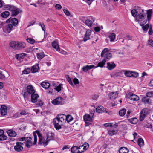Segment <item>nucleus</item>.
Listing matches in <instances>:
<instances>
[{
	"mask_svg": "<svg viewBox=\"0 0 153 153\" xmlns=\"http://www.w3.org/2000/svg\"><path fill=\"white\" fill-rule=\"evenodd\" d=\"M137 10H139L137 16L135 18L136 21H137L140 23V22L146 20V13L144 10L141 9L140 7H137Z\"/></svg>",
	"mask_w": 153,
	"mask_h": 153,
	"instance_id": "f257e3e1",
	"label": "nucleus"
},
{
	"mask_svg": "<svg viewBox=\"0 0 153 153\" xmlns=\"http://www.w3.org/2000/svg\"><path fill=\"white\" fill-rule=\"evenodd\" d=\"M33 134L34 137V141L33 142V145H35L36 144L37 141V134L38 135L39 138V140L38 143L39 145H42L43 144L44 146V143L46 142L42 141L43 137L42 134L40 133V132L39 131L36 130L33 132Z\"/></svg>",
	"mask_w": 153,
	"mask_h": 153,
	"instance_id": "f03ea898",
	"label": "nucleus"
},
{
	"mask_svg": "<svg viewBox=\"0 0 153 153\" xmlns=\"http://www.w3.org/2000/svg\"><path fill=\"white\" fill-rule=\"evenodd\" d=\"M108 49L105 48L103 50L101 53V56L102 57H104V59H105L106 61L107 60H109L112 56L111 53L108 52Z\"/></svg>",
	"mask_w": 153,
	"mask_h": 153,
	"instance_id": "7ed1b4c3",
	"label": "nucleus"
},
{
	"mask_svg": "<svg viewBox=\"0 0 153 153\" xmlns=\"http://www.w3.org/2000/svg\"><path fill=\"white\" fill-rule=\"evenodd\" d=\"M53 123L54 127L56 130H59L61 128V126L63 124V123L56 117L53 119Z\"/></svg>",
	"mask_w": 153,
	"mask_h": 153,
	"instance_id": "20e7f679",
	"label": "nucleus"
},
{
	"mask_svg": "<svg viewBox=\"0 0 153 153\" xmlns=\"http://www.w3.org/2000/svg\"><path fill=\"white\" fill-rule=\"evenodd\" d=\"M55 134L54 133L51 132L50 134H47L46 135V141L45 143L44 146H46L48 144V142L50 140H53L54 138Z\"/></svg>",
	"mask_w": 153,
	"mask_h": 153,
	"instance_id": "39448f33",
	"label": "nucleus"
},
{
	"mask_svg": "<svg viewBox=\"0 0 153 153\" xmlns=\"http://www.w3.org/2000/svg\"><path fill=\"white\" fill-rule=\"evenodd\" d=\"M147 15V19L143 22V23L146 24L147 21L149 22L151 19L152 18V16L153 13V10L152 9H150L148 10H146Z\"/></svg>",
	"mask_w": 153,
	"mask_h": 153,
	"instance_id": "423d86ee",
	"label": "nucleus"
},
{
	"mask_svg": "<svg viewBox=\"0 0 153 153\" xmlns=\"http://www.w3.org/2000/svg\"><path fill=\"white\" fill-rule=\"evenodd\" d=\"M83 146H80L78 147L76 146H73L71 149V152L72 153H81L83 152L84 150H79L78 149H80V147H82Z\"/></svg>",
	"mask_w": 153,
	"mask_h": 153,
	"instance_id": "0eeeda50",
	"label": "nucleus"
},
{
	"mask_svg": "<svg viewBox=\"0 0 153 153\" xmlns=\"http://www.w3.org/2000/svg\"><path fill=\"white\" fill-rule=\"evenodd\" d=\"M24 145L23 143L17 142L16 143V145L14 147V149L15 151L18 152L22 151L23 148L22 146Z\"/></svg>",
	"mask_w": 153,
	"mask_h": 153,
	"instance_id": "6e6552de",
	"label": "nucleus"
},
{
	"mask_svg": "<svg viewBox=\"0 0 153 153\" xmlns=\"http://www.w3.org/2000/svg\"><path fill=\"white\" fill-rule=\"evenodd\" d=\"M7 23H11L13 26H16L18 24V21L16 18H10L8 19L7 20Z\"/></svg>",
	"mask_w": 153,
	"mask_h": 153,
	"instance_id": "1a4fd4ad",
	"label": "nucleus"
},
{
	"mask_svg": "<svg viewBox=\"0 0 153 153\" xmlns=\"http://www.w3.org/2000/svg\"><path fill=\"white\" fill-rule=\"evenodd\" d=\"M128 98L130 100L133 101H138L139 99V97L132 93H129Z\"/></svg>",
	"mask_w": 153,
	"mask_h": 153,
	"instance_id": "9d476101",
	"label": "nucleus"
},
{
	"mask_svg": "<svg viewBox=\"0 0 153 153\" xmlns=\"http://www.w3.org/2000/svg\"><path fill=\"white\" fill-rule=\"evenodd\" d=\"M13 26L12 24L10 23L4 27L3 31L5 32H7L8 33H10L13 30Z\"/></svg>",
	"mask_w": 153,
	"mask_h": 153,
	"instance_id": "9b49d317",
	"label": "nucleus"
},
{
	"mask_svg": "<svg viewBox=\"0 0 153 153\" xmlns=\"http://www.w3.org/2000/svg\"><path fill=\"white\" fill-rule=\"evenodd\" d=\"M4 7L6 9V10H8L12 12V13L13 12L14 10H16V9H17V8L13 5H4Z\"/></svg>",
	"mask_w": 153,
	"mask_h": 153,
	"instance_id": "f8f14e48",
	"label": "nucleus"
},
{
	"mask_svg": "<svg viewBox=\"0 0 153 153\" xmlns=\"http://www.w3.org/2000/svg\"><path fill=\"white\" fill-rule=\"evenodd\" d=\"M26 91L29 94V95L35 93V90L32 85H29L26 87Z\"/></svg>",
	"mask_w": 153,
	"mask_h": 153,
	"instance_id": "ddd939ff",
	"label": "nucleus"
},
{
	"mask_svg": "<svg viewBox=\"0 0 153 153\" xmlns=\"http://www.w3.org/2000/svg\"><path fill=\"white\" fill-rule=\"evenodd\" d=\"M0 113L3 116H5L7 114V107L5 105H2L1 107Z\"/></svg>",
	"mask_w": 153,
	"mask_h": 153,
	"instance_id": "4468645a",
	"label": "nucleus"
},
{
	"mask_svg": "<svg viewBox=\"0 0 153 153\" xmlns=\"http://www.w3.org/2000/svg\"><path fill=\"white\" fill-rule=\"evenodd\" d=\"M62 99L61 97H57L53 100L52 103L54 105L61 104L62 102Z\"/></svg>",
	"mask_w": 153,
	"mask_h": 153,
	"instance_id": "2eb2a0df",
	"label": "nucleus"
},
{
	"mask_svg": "<svg viewBox=\"0 0 153 153\" xmlns=\"http://www.w3.org/2000/svg\"><path fill=\"white\" fill-rule=\"evenodd\" d=\"M38 95L36 94L33 93L31 95V101L33 103H35L37 102V99L39 97Z\"/></svg>",
	"mask_w": 153,
	"mask_h": 153,
	"instance_id": "dca6fc26",
	"label": "nucleus"
},
{
	"mask_svg": "<svg viewBox=\"0 0 153 153\" xmlns=\"http://www.w3.org/2000/svg\"><path fill=\"white\" fill-rule=\"evenodd\" d=\"M52 47L55 49L57 51H60V48L59 46L58 42L56 41H54L52 42Z\"/></svg>",
	"mask_w": 153,
	"mask_h": 153,
	"instance_id": "f3484780",
	"label": "nucleus"
},
{
	"mask_svg": "<svg viewBox=\"0 0 153 153\" xmlns=\"http://www.w3.org/2000/svg\"><path fill=\"white\" fill-rule=\"evenodd\" d=\"M84 120L85 121L92 122L93 120V117L90 115L86 114L83 116Z\"/></svg>",
	"mask_w": 153,
	"mask_h": 153,
	"instance_id": "a211bd4d",
	"label": "nucleus"
},
{
	"mask_svg": "<svg viewBox=\"0 0 153 153\" xmlns=\"http://www.w3.org/2000/svg\"><path fill=\"white\" fill-rule=\"evenodd\" d=\"M95 66L93 65H87L85 66H84L82 68L83 71L84 72H86L89 70L91 69L94 68Z\"/></svg>",
	"mask_w": 153,
	"mask_h": 153,
	"instance_id": "6ab92c4d",
	"label": "nucleus"
},
{
	"mask_svg": "<svg viewBox=\"0 0 153 153\" xmlns=\"http://www.w3.org/2000/svg\"><path fill=\"white\" fill-rule=\"evenodd\" d=\"M140 25L142 27L143 30L144 31H147L149 27V28L150 25L149 24H147L145 25H144V23L143 22H140Z\"/></svg>",
	"mask_w": 153,
	"mask_h": 153,
	"instance_id": "aec40b11",
	"label": "nucleus"
},
{
	"mask_svg": "<svg viewBox=\"0 0 153 153\" xmlns=\"http://www.w3.org/2000/svg\"><path fill=\"white\" fill-rule=\"evenodd\" d=\"M4 131L2 130H0V141H4L7 139V137L3 134Z\"/></svg>",
	"mask_w": 153,
	"mask_h": 153,
	"instance_id": "412c9836",
	"label": "nucleus"
},
{
	"mask_svg": "<svg viewBox=\"0 0 153 153\" xmlns=\"http://www.w3.org/2000/svg\"><path fill=\"white\" fill-rule=\"evenodd\" d=\"M118 93L117 92H112L110 93L108 96L109 98L111 99H115L118 97Z\"/></svg>",
	"mask_w": 153,
	"mask_h": 153,
	"instance_id": "4be33fe9",
	"label": "nucleus"
},
{
	"mask_svg": "<svg viewBox=\"0 0 153 153\" xmlns=\"http://www.w3.org/2000/svg\"><path fill=\"white\" fill-rule=\"evenodd\" d=\"M107 68L109 70H111L113 69L116 66V65L114 62L110 63L108 62L107 63Z\"/></svg>",
	"mask_w": 153,
	"mask_h": 153,
	"instance_id": "5701e85b",
	"label": "nucleus"
},
{
	"mask_svg": "<svg viewBox=\"0 0 153 153\" xmlns=\"http://www.w3.org/2000/svg\"><path fill=\"white\" fill-rule=\"evenodd\" d=\"M9 136L10 137H15L16 135V134L14 131L11 129H10L7 131Z\"/></svg>",
	"mask_w": 153,
	"mask_h": 153,
	"instance_id": "b1692460",
	"label": "nucleus"
},
{
	"mask_svg": "<svg viewBox=\"0 0 153 153\" xmlns=\"http://www.w3.org/2000/svg\"><path fill=\"white\" fill-rule=\"evenodd\" d=\"M39 68L38 64H36L35 65L32 66L31 69V72L33 73H35L38 72Z\"/></svg>",
	"mask_w": 153,
	"mask_h": 153,
	"instance_id": "393cba45",
	"label": "nucleus"
},
{
	"mask_svg": "<svg viewBox=\"0 0 153 153\" xmlns=\"http://www.w3.org/2000/svg\"><path fill=\"white\" fill-rule=\"evenodd\" d=\"M17 49L24 48L26 46L25 44L22 42H17Z\"/></svg>",
	"mask_w": 153,
	"mask_h": 153,
	"instance_id": "a878e982",
	"label": "nucleus"
},
{
	"mask_svg": "<svg viewBox=\"0 0 153 153\" xmlns=\"http://www.w3.org/2000/svg\"><path fill=\"white\" fill-rule=\"evenodd\" d=\"M119 153H128L129 150L127 148L123 147L119 149Z\"/></svg>",
	"mask_w": 153,
	"mask_h": 153,
	"instance_id": "bb28decb",
	"label": "nucleus"
},
{
	"mask_svg": "<svg viewBox=\"0 0 153 153\" xmlns=\"http://www.w3.org/2000/svg\"><path fill=\"white\" fill-rule=\"evenodd\" d=\"M26 55V54L23 53L16 54L15 56L16 58L18 60L23 59Z\"/></svg>",
	"mask_w": 153,
	"mask_h": 153,
	"instance_id": "cd10ccee",
	"label": "nucleus"
},
{
	"mask_svg": "<svg viewBox=\"0 0 153 153\" xmlns=\"http://www.w3.org/2000/svg\"><path fill=\"white\" fill-rule=\"evenodd\" d=\"M105 109L102 106H99L96 109V112L98 113H101L105 111Z\"/></svg>",
	"mask_w": 153,
	"mask_h": 153,
	"instance_id": "c85d7f7f",
	"label": "nucleus"
},
{
	"mask_svg": "<svg viewBox=\"0 0 153 153\" xmlns=\"http://www.w3.org/2000/svg\"><path fill=\"white\" fill-rule=\"evenodd\" d=\"M22 10L20 9L17 8L16 9V10H14L11 13V16H15L17 15L19 12L22 13Z\"/></svg>",
	"mask_w": 153,
	"mask_h": 153,
	"instance_id": "c756f323",
	"label": "nucleus"
},
{
	"mask_svg": "<svg viewBox=\"0 0 153 153\" xmlns=\"http://www.w3.org/2000/svg\"><path fill=\"white\" fill-rule=\"evenodd\" d=\"M56 117L63 123L65 121V119L66 115L63 114H59Z\"/></svg>",
	"mask_w": 153,
	"mask_h": 153,
	"instance_id": "7c9ffc66",
	"label": "nucleus"
},
{
	"mask_svg": "<svg viewBox=\"0 0 153 153\" xmlns=\"http://www.w3.org/2000/svg\"><path fill=\"white\" fill-rule=\"evenodd\" d=\"M41 86L45 89L48 88L50 86V84L47 82H43L40 84Z\"/></svg>",
	"mask_w": 153,
	"mask_h": 153,
	"instance_id": "2f4dec72",
	"label": "nucleus"
},
{
	"mask_svg": "<svg viewBox=\"0 0 153 153\" xmlns=\"http://www.w3.org/2000/svg\"><path fill=\"white\" fill-rule=\"evenodd\" d=\"M142 100L145 103L150 104L151 103V100L149 98L145 97L142 98Z\"/></svg>",
	"mask_w": 153,
	"mask_h": 153,
	"instance_id": "473e14b6",
	"label": "nucleus"
},
{
	"mask_svg": "<svg viewBox=\"0 0 153 153\" xmlns=\"http://www.w3.org/2000/svg\"><path fill=\"white\" fill-rule=\"evenodd\" d=\"M17 42L12 41L10 43V47L15 49H17Z\"/></svg>",
	"mask_w": 153,
	"mask_h": 153,
	"instance_id": "72a5a7b5",
	"label": "nucleus"
},
{
	"mask_svg": "<svg viewBox=\"0 0 153 153\" xmlns=\"http://www.w3.org/2000/svg\"><path fill=\"white\" fill-rule=\"evenodd\" d=\"M128 120L131 124H136L138 121V119L136 117L128 119Z\"/></svg>",
	"mask_w": 153,
	"mask_h": 153,
	"instance_id": "f704fd0d",
	"label": "nucleus"
},
{
	"mask_svg": "<svg viewBox=\"0 0 153 153\" xmlns=\"http://www.w3.org/2000/svg\"><path fill=\"white\" fill-rule=\"evenodd\" d=\"M108 37L111 42H114L116 37V35L114 33H111L109 35Z\"/></svg>",
	"mask_w": 153,
	"mask_h": 153,
	"instance_id": "c9c22d12",
	"label": "nucleus"
},
{
	"mask_svg": "<svg viewBox=\"0 0 153 153\" xmlns=\"http://www.w3.org/2000/svg\"><path fill=\"white\" fill-rule=\"evenodd\" d=\"M106 62V60L105 59H103L101 62H99L97 66L94 67L95 68H97L98 67H100L101 68H102L103 67L104 65L105 64Z\"/></svg>",
	"mask_w": 153,
	"mask_h": 153,
	"instance_id": "e433bc0d",
	"label": "nucleus"
},
{
	"mask_svg": "<svg viewBox=\"0 0 153 153\" xmlns=\"http://www.w3.org/2000/svg\"><path fill=\"white\" fill-rule=\"evenodd\" d=\"M85 24L89 27H91L93 24V22L89 19L86 20L85 22H83Z\"/></svg>",
	"mask_w": 153,
	"mask_h": 153,
	"instance_id": "4c0bfd02",
	"label": "nucleus"
},
{
	"mask_svg": "<svg viewBox=\"0 0 153 153\" xmlns=\"http://www.w3.org/2000/svg\"><path fill=\"white\" fill-rule=\"evenodd\" d=\"M131 13L133 16L136 17L138 14V11H137L136 9H133L131 10Z\"/></svg>",
	"mask_w": 153,
	"mask_h": 153,
	"instance_id": "58836bf2",
	"label": "nucleus"
},
{
	"mask_svg": "<svg viewBox=\"0 0 153 153\" xmlns=\"http://www.w3.org/2000/svg\"><path fill=\"white\" fill-rule=\"evenodd\" d=\"M10 15V13L8 11H5L2 13L1 14V16L4 18H6Z\"/></svg>",
	"mask_w": 153,
	"mask_h": 153,
	"instance_id": "ea45409f",
	"label": "nucleus"
},
{
	"mask_svg": "<svg viewBox=\"0 0 153 153\" xmlns=\"http://www.w3.org/2000/svg\"><path fill=\"white\" fill-rule=\"evenodd\" d=\"M137 143L138 145L140 147L143 146L144 145L143 140L141 138H139L138 139Z\"/></svg>",
	"mask_w": 153,
	"mask_h": 153,
	"instance_id": "a19ab883",
	"label": "nucleus"
},
{
	"mask_svg": "<svg viewBox=\"0 0 153 153\" xmlns=\"http://www.w3.org/2000/svg\"><path fill=\"white\" fill-rule=\"evenodd\" d=\"M73 118L72 116L70 115H66L65 120L67 121L69 123L73 120Z\"/></svg>",
	"mask_w": 153,
	"mask_h": 153,
	"instance_id": "79ce46f5",
	"label": "nucleus"
},
{
	"mask_svg": "<svg viewBox=\"0 0 153 153\" xmlns=\"http://www.w3.org/2000/svg\"><path fill=\"white\" fill-rule=\"evenodd\" d=\"M126 113V110L125 108H123L119 111V114L121 117L123 116Z\"/></svg>",
	"mask_w": 153,
	"mask_h": 153,
	"instance_id": "37998d69",
	"label": "nucleus"
},
{
	"mask_svg": "<svg viewBox=\"0 0 153 153\" xmlns=\"http://www.w3.org/2000/svg\"><path fill=\"white\" fill-rule=\"evenodd\" d=\"M132 71H125L124 74L127 77H131Z\"/></svg>",
	"mask_w": 153,
	"mask_h": 153,
	"instance_id": "c03bdc74",
	"label": "nucleus"
},
{
	"mask_svg": "<svg viewBox=\"0 0 153 153\" xmlns=\"http://www.w3.org/2000/svg\"><path fill=\"white\" fill-rule=\"evenodd\" d=\"M31 71V69L29 68H25V70L22 71L23 74H29Z\"/></svg>",
	"mask_w": 153,
	"mask_h": 153,
	"instance_id": "a18cd8bd",
	"label": "nucleus"
},
{
	"mask_svg": "<svg viewBox=\"0 0 153 153\" xmlns=\"http://www.w3.org/2000/svg\"><path fill=\"white\" fill-rule=\"evenodd\" d=\"M37 57L39 59H41L43 58L45 56L44 53L42 52L41 53H38L37 54Z\"/></svg>",
	"mask_w": 153,
	"mask_h": 153,
	"instance_id": "49530a36",
	"label": "nucleus"
},
{
	"mask_svg": "<svg viewBox=\"0 0 153 153\" xmlns=\"http://www.w3.org/2000/svg\"><path fill=\"white\" fill-rule=\"evenodd\" d=\"M121 72L119 71V72L117 73H115L111 75V77H114V78H116L117 76H121Z\"/></svg>",
	"mask_w": 153,
	"mask_h": 153,
	"instance_id": "de8ad7c7",
	"label": "nucleus"
},
{
	"mask_svg": "<svg viewBox=\"0 0 153 153\" xmlns=\"http://www.w3.org/2000/svg\"><path fill=\"white\" fill-rule=\"evenodd\" d=\"M62 85V84H60L58 86H56V87L54 88V89L58 92H59L61 90Z\"/></svg>",
	"mask_w": 153,
	"mask_h": 153,
	"instance_id": "09e8293b",
	"label": "nucleus"
},
{
	"mask_svg": "<svg viewBox=\"0 0 153 153\" xmlns=\"http://www.w3.org/2000/svg\"><path fill=\"white\" fill-rule=\"evenodd\" d=\"M66 79H67V80L68 82L69 83V84L72 86L73 85V84L71 80V79L70 78L69 76L68 75L67 76H66Z\"/></svg>",
	"mask_w": 153,
	"mask_h": 153,
	"instance_id": "8fccbe9b",
	"label": "nucleus"
},
{
	"mask_svg": "<svg viewBox=\"0 0 153 153\" xmlns=\"http://www.w3.org/2000/svg\"><path fill=\"white\" fill-rule=\"evenodd\" d=\"M146 116L145 115L141 113H140V115L139 117V120L140 121H142L144 120L145 117H146Z\"/></svg>",
	"mask_w": 153,
	"mask_h": 153,
	"instance_id": "3c124183",
	"label": "nucleus"
},
{
	"mask_svg": "<svg viewBox=\"0 0 153 153\" xmlns=\"http://www.w3.org/2000/svg\"><path fill=\"white\" fill-rule=\"evenodd\" d=\"M27 42L31 44H33L35 42V41L34 39H32L31 38H28L27 39Z\"/></svg>",
	"mask_w": 153,
	"mask_h": 153,
	"instance_id": "603ef678",
	"label": "nucleus"
},
{
	"mask_svg": "<svg viewBox=\"0 0 153 153\" xmlns=\"http://www.w3.org/2000/svg\"><path fill=\"white\" fill-rule=\"evenodd\" d=\"M139 74L137 72L132 71V73L131 77L134 78H137L138 77Z\"/></svg>",
	"mask_w": 153,
	"mask_h": 153,
	"instance_id": "864d4df0",
	"label": "nucleus"
},
{
	"mask_svg": "<svg viewBox=\"0 0 153 153\" xmlns=\"http://www.w3.org/2000/svg\"><path fill=\"white\" fill-rule=\"evenodd\" d=\"M148 110L146 108H144L141 111L140 113L146 116L148 114Z\"/></svg>",
	"mask_w": 153,
	"mask_h": 153,
	"instance_id": "5fc2aeb1",
	"label": "nucleus"
},
{
	"mask_svg": "<svg viewBox=\"0 0 153 153\" xmlns=\"http://www.w3.org/2000/svg\"><path fill=\"white\" fill-rule=\"evenodd\" d=\"M146 96L147 97H150L153 96V92L149 91L147 93Z\"/></svg>",
	"mask_w": 153,
	"mask_h": 153,
	"instance_id": "6e6d98bb",
	"label": "nucleus"
},
{
	"mask_svg": "<svg viewBox=\"0 0 153 153\" xmlns=\"http://www.w3.org/2000/svg\"><path fill=\"white\" fill-rule=\"evenodd\" d=\"M116 133L115 131L112 130H110L108 132V134L111 136H112Z\"/></svg>",
	"mask_w": 153,
	"mask_h": 153,
	"instance_id": "4d7b16f0",
	"label": "nucleus"
},
{
	"mask_svg": "<svg viewBox=\"0 0 153 153\" xmlns=\"http://www.w3.org/2000/svg\"><path fill=\"white\" fill-rule=\"evenodd\" d=\"M82 146H83V149L84 150H87L89 147V144L87 143H85V144Z\"/></svg>",
	"mask_w": 153,
	"mask_h": 153,
	"instance_id": "13d9d810",
	"label": "nucleus"
},
{
	"mask_svg": "<svg viewBox=\"0 0 153 153\" xmlns=\"http://www.w3.org/2000/svg\"><path fill=\"white\" fill-rule=\"evenodd\" d=\"M99 97L98 94H96L92 95L91 98L92 100H96L98 99Z\"/></svg>",
	"mask_w": 153,
	"mask_h": 153,
	"instance_id": "bf43d9fd",
	"label": "nucleus"
},
{
	"mask_svg": "<svg viewBox=\"0 0 153 153\" xmlns=\"http://www.w3.org/2000/svg\"><path fill=\"white\" fill-rule=\"evenodd\" d=\"M153 30L152 28V26L151 25H150V27L149 28V30L148 31V34L149 35H152L153 33Z\"/></svg>",
	"mask_w": 153,
	"mask_h": 153,
	"instance_id": "052dcab7",
	"label": "nucleus"
},
{
	"mask_svg": "<svg viewBox=\"0 0 153 153\" xmlns=\"http://www.w3.org/2000/svg\"><path fill=\"white\" fill-rule=\"evenodd\" d=\"M25 144L26 146L28 148L30 147L33 145L32 142H26Z\"/></svg>",
	"mask_w": 153,
	"mask_h": 153,
	"instance_id": "680f3d73",
	"label": "nucleus"
},
{
	"mask_svg": "<svg viewBox=\"0 0 153 153\" xmlns=\"http://www.w3.org/2000/svg\"><path fill=\"white\" fill-rule=\"evenodd\" d=\"M39 25L41 26L42 30L45 31V25L43 23H39Z\"/></svg>",
	"mask_w": 153,
	"mask_h": 153,
	"instance_id": "e2e57ef3",
	"label": "nucleus"
},
{
	"mask_svg": "<svg viewBox=\"0 0 153 153\" xmlns=\"http://www.w3.org/2000/svg\"><path fill=\"white\" fill-rule=\"evenodd\" d=\"M112 123H108L104 124V126L105 127H111L112 126Z\"/></svg>",
	"mask_w": 153,
	"mask_h": 153,
	"instance_id": "0e129e2a",
	"label": "nucleus"
},
{
	"mask_svg": "<svg viewBox=\"0 0 153 153\" xmlns=\"http://www.w3.org/2000/svg\"><path fill=\"white\" fill-rule=\"evenodd\" d=\"M73 82L74 84L76 85L79 84V82L78 79L76 78H74L73 80Z\"/></svg>",
	"mask_w": 153,
	"mask_h": 153,
	"instance_id": "69168bd1",
	"label": "nucleus"
},
{
	"mask_svg": "<svg viewBox=\"0 0 153 153\" xmlns=\"http://www.w3.org/2000/svg\"><path fill=\"white\" fill-rule=\"evenodd\" d=\"M43 103L41 100H39L37 102L36 105L42 106L43 105Z\"/></svg>",
	"mask_w": 153,
	"mask_h": 153,
	"instance_id": "338daca9",
	"label": "nucleus"
},
{
	"mask_svg": "<svg viewBox=\"0 0 153 153\" xmlns=\"http://www.w3.org/2000/svg\"><path fill=\"white\" fill-rule=\"evenodd\" d=\"M46 92L48 94H51L52 92H53V89L51 88H50L46 91Z\"/></svg>",
	"mask_w": 153,
	"mask_h": 153,
	"instance_id": "774afa93",
	"label": "nucleus"
}]
</instances>
